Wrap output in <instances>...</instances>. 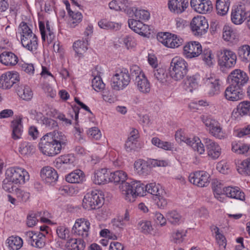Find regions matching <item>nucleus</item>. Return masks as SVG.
<instances>
[{
  "label": "nucleus",
  "instance_id": "dca6fc26",
  "mask_svg": "<svg viewBox=\"0 0 250 250\" xmlns=\"http://www.w3.org/2000/svg\"><path fill=\"white\" fill-rule=\"evenodd\" d=\"M249 10H247L244 4L234 6L231 13V20L235 24H240L246 19V16Z\"/></svg>",
  "mask_w": 250,
  "mask_h": 250
},
{
  "label": "nucleus",
  "instance_id": "de8ad7c7",
  "mask_svg": "<svg viewBox=\"0 0 250 250\" xmlns=\"http://www.w3.org/2000/svg\"><path fill=\"white\" fill-rule=\"evenodd\" d=\"M138 229L145 234L150 233L153 230L152 226L150 221L141 220L138 224Z\"/></svg>",
  "mask_w": 250,
  "mask_h": 250
},
{
  "label": "nucleus",
  "instance_id": "1a4fd4ad",
  "mask_svg": "<svg viewBox=\"0 0 250 250\" xmlns=\"http://www.w3.org/2000/svg\"><path fill=\"white\" fill-rule=\"evenodd\" d=\"M170 71L171 78H183L187 73V64L184 59L179 57L174 58L171 62Z\"/></svg>",
  "mask_w": 250,
  "mask_h": 250
},
{
  "label": "nucleus",
  "instance_id": "2eb2a0df",
  "mask_svg": "<svg viewBox=\"0 0 250 250\" xmlns=\"http://www.w3.org/2000/svg\"><path fill=\"white\" fill-rule=\"evenodd\" d=\"M202 52V46L198 42H187L183 48V54L187 58L191 59L198 57Z\"/></svg>",
  "mask_w": 250,
  "mask_h": 250
},
{
  "label": "nucleus",
  "instance_id": "a878e982",
  "mask_svg": "<svg viewBox=\"0 0 250 250\" xmlns=\"http://www.w3.org/2000/svg\"><path fill=\"white\" fill-rule=\"evenodd\" d=\"M110 176L111 178L110 182H114L117 183H121V185L120 186V189L122 193V187L125 184H127L129 185L132 184V182L130 183L125 182L127 178V173L123 170H117L114 172H110Z\"/></svg>",
  "mask_w": 250,
  "mask_h": 250
},
{
  "label": "nucleus",
  "instance_id": "c9c22d12",
  "mask_svg": "<svg viewBox=\"0 0 250 250\" xmlns=\"http://www.w3.org/2000/svg\"><path fill=\"white\" fill-rule=\"evenodd\" d=\"M132 14L137 20L147 21L150 18L149 12L145 9H139L136 7H132L129 14Z\"/></svg>",
  "mask_w": 250,
  "mask_h": 250
},
{
  "label": "nucleus",
  "instance_id": "f03ea898",
  "mask_svg": "<svg viewBox=\"0 0 250 250\" xmlns=\"http://www.w3.org/2000/svg\"><path fill=\"white\" fill-rule=\"evenodd\" d=\"M248 79H230L229 85L225 92V98L230 101H237L242 99L241 88L248 83Z\"/></svg>",
  "mask_w": 250,
  "mask_h": 250
},
{
  "label": "nucleus",
  "instance_id": "13d9d810",
  "mask_svg": "<svg viewBox=\"0 0 250 250\" xmlns=\"http://www.w3.org/2000/svg\"><path fill=\"white\" fill-rule=\"evenodd\" d=\"M15 193L18 200L21 202H26L30 197L29 192L17 188L15 189Z\"/></svg>",
  "mask_w": 250,
  "mask_h": 250
},
{
  "label": "nucleus",
  "instance_id": "b1692460",
  "mask_svg": "<svg viewBox=\"0 0 250 250\" xmlns=\"http://www.w3.org/2000/svg\"><path fill=\"white\" fill-rule=\"evenodd\" d=\"M27 236L29 237V241L31 244L38 248H42L45 245V233H34L33 231H28L26 233Z\"/></svg>",
  "mask_w": 250,
  "mask_h": 250
},
{
  "label": "nucleus",
  "instance_id": "7ed1b4c3",
  "mask_svg": "<svg viewBox=\"0 0 250 250\" xmlns=\"http://www.w3.org/2000/svg\"><path fill=\"white\" fill-rule=\"evenodd\" d=\"M200 119L212 136L220 140L227 138L226 131L217 120L207 115H201Z\"/></svg>",
  "mask_w": 250,
  "mask_h": 250
},
{
  "label": "nucleus",
  "instance_id": "0eeeda50",
  "mask_svg": "<svg viewBox=\"0 0 250 250\" xmlns=\"http://www.w3.org/2000/svg\"><path fill=\"white\" fill-rule=\"evenodd\" d=\"M5 176L16 184H24L29 180L30 177L28 172L25 169L18 167L7 168Z\"/></svg>",
  "mask_w": 250,
  "mask_h": 250
},
{
  "label": "nucleus",
  "instance_id": "69168bd1",
  "mask_svg": "<svg viewBox=\"0 0 250 250\" xmlns=\"http://www.w3.org/2000/svg\"><path fill=\"white\" fill-rule=\"evenodd\" d=\"M14 184H15L14 182L8 179V178L6 177L3 181L2 188L4 190L11 192L14 190V188H16L14 186Z\"/></svg>",
  "mask_w": 250,
  "mask_h": 250
},
{
  "label": "nucleus",
  "instance_id": "cd10ccee",
  "mask_svg": "<svg viewBox=\"0 0 250 250\" xmlns=\"http://www.w3.org/2000/svg\"><path fill=\"white\" fill-rule=\"evenodd\" d=\"M65 180L70 183H80L85 181V175L81 170L76 169L67 174Z\"/></svg>",
  "mask_w": 250,
  "mask_h": 250
},
{
  "label": "nucleus",
  "instance_id": "a211bd4d",
  "mask_svg": "<svg viewBox=\"0 0 250 250\" xmlns=\"http://www.w3.org/2000/svg\"><path fill=\"white\" fill-rule=\"evenodd\" d=\"M208 155L213 159H217L221 153V148L219 144L209 138H204Z\"/></svg>",
  "mask_w": 250,
  "mask_h": 250
},
{
  "label": "nucleus",
  "instance_id": "79ce46f5",
  "mask_svg": "<svg viewBox=\"0 0 250 250\" xmlns=\"http://www.w3.org/2000/svg\"><path fill=\"white\" fill-rule=\"evenodd\" d=\"M237 170L240 174L250 175V158L239 164L237 167Z\"/></svg>",
  "mask_w": 250,
  "mask_h": 250
},
{
  "label": "nucleus",
  "instance_id": "473e14b6",
  "mask_svg": "<svg viewBox=\"0 0 250 250\" xmlns=\"http://www.w3.org/2000/svg\"><path fill=\"white\" fill-rule=\"evenodd\" d=\"M65 246L69 250H83L85 244L81 238H70L67 241Z\"/></svg>",
  "mask_w": 250,
  "mask_h": 250
},
{
  "label": "nucleus",
  "instance_id": "a18cd8bd",
  "mask_svg": "<svg viewBox=\"0 0 250 250\" xmlns=\"http://www.w3.org/2000/svg\"><path fill=\"white\" fill-rule=\"evenodd\" d=\"M98 25L101 28L109 30L112 29L118 30L120 29L121 25L118 23L107 21L106 20H102L98 22Z\"/></svg>",
  "mask_w": 250,
  "mask_h": 250
},
{
  "label": "nucleus",
  "instance_id": "37998d69",
  "mask_svg": "<svg viewBox=\"0 0 250 250\" xmlns=\"http://www.w3.org/2000/svg\"><path fill=\"white\" fill-rule=\"evenodd\" d=\"M74 158L72 155L70 154L62 155L56 160L55 166L58 168H60L62 165L72 164Z\"/></svg>",
  "mask_w": 250,
  "mask_h": 250
},
{
  "label": "nucleus",
  "instance_id": "e2e57ef3",
  "mask_svg": "<svg viewBox=\"0 0 250 250\" xmlns=\"http://www.w3.org/2000/svg\"><path fill=\"white\" fill-rule=\"evenodd\" d=\"M228 78H248V77L245 71L240 69H236L229 74Z\"/></svg>",
  "mask_w": 250,
  "mask_h": 250
},
{
  "label": "nucleus",
  "instance_id": "4c0bfd02",
  "mask_svg": "<svg viewBox=\"0 0 250 250\" xmlns=\"http://www.w3.org/2000/svg\"><path fill=\"white\" fill-rule=\"evenodd\" d=\"M223 38L226 41L232 42L237 39V35L231 27L225 25L223 28Z\"/></svg>",
  "mask_w": 250,
  "mask_h": 250
},
{
  "label": "nucleus",
  "instance_id": "4468645a",
  "mask_svg": "<svg viewBox=\"0 0 250 250\" xmlns=\"http://www.w3.org/2000/svg\"><path fill=\"white\" fill-rule=\"evenodd\" d=\"M189 181L198 187H205L210 183V176L206 171H197L189 175Z\"/></svg>",
  "mask_w": 250,
  "mask_h": 250
},
{
  "label": "nucleus",
  "instance_id": "774afa93",
  "mask_svg": "<svg viewBox=\"0 0 250 250\" xmlns=\"http://www.w3.org/2000/svg\"><path fill=\"white\" fill-rule=\"evenodd\" d=\"M38 212L36 213H32L29 214L27 218V225L29 227L34 226L39 221Z\"/></svg>",
  "mask_w": 250,
  "mask_h": 250
},
{
  "label": "nucleus",
  "instance_id": "6ab92c4d",
  "mask_svg": "<svg viewBox=\"0 0 250 250\" xmlns=\"http://www.w3.org/2000/svg\"><path fill=\"white\" fill-rule=\"evenodd\" d=\"M190 5L195 11L202 14H205L212 9L209 0H191Z\"/></svg>",
  "mask_w": 250,
  "mask_h": 250
},
{
  "label": "nucleus",
  "instance_id": "bf43d9fd",
  "mask_svg": "<svg viewBox=\"0 0 250 250\" xmlns=\"http://www.w3.org/2000/svg\"><path fill=\"white\" fill-rule=\"evenodd\" d=\"M130 76L132 78H146L145 74L137 65L132 66L130 68Z\"/></svg>",
  "mask_w": 250,
  "mask_h": 250
},
{
  "label": "nucleus",
  "instance_id": "39448f33",
  "mask_svg": "<svg viewBox=\"0 0 250 250\" xmlns=\"http://www.w3.org/2000/svg\"><path fill=\"white\" fill-rule=\"evenodd\" d=\"M104 201V197L102 193L95 190L87 193L83 200V207L87 210L96 209L101 206Z\"/></svg>",
  "mask_w": 250,
  "mask_h": 250
},
{
  "label": "nucleus",
  "instance_id": "412c9836",
  "mask_svg": "<svg viewBox=\"0 0 250 250\" xmlns=\"http://www.w3.org/2000/svg\"><path fill=\"white\" fill-rule=\"evenodd\" d=\"M223 194L228 197L240 201L245 200L244 192L238 187L229 186L225 187L223 189Z\"/></svg>",
  "mask_w": 250,
  "mask_h": 250
},
{
  "label": "nucleus",
  "instance_id": "f3484780",
  "mask_svg": "<svg viewBox=\"0 0 250 250\" xmlns=\"http://www.w3.org/2000/svg\"><path fill=\"white\" fill-rule=\"evenodd\" d=\"M91 178L93 183L98 185L106 184L111 180L110 172L106 168L96 170Z\"/></svg>",
  "mask_w": 250,
  "mask_h": 250
},
{
  "label": "nucleus",
  "instance_id": "f8f14e48",
  "mask_svg": "<svg viewBox=\"0 0 250 250\" xmlns=\"http://www.w3.org/2000/svg\"><path fill=\"white\" fill-rule=\"evenodd\" d=\"M90 223L84 218L76 219L72 228V232L75 235L81 236L83 238H87L89 234Z\"/></svg>",
  "mask_w": 250,
  "mask_h": 250
},
{
  "label": "nucleus",
  "instance_id": "8fccbe9b",
  "mask_svg": "<svg viewBox=\"0 0 250 250\" xmlns=\"http://www.w3.org/2000/svg\"><path fill=\"white\" fill-rule=\"evenodd\" d=\"M19 31L21 34V39L26 38L29 36H31L34 34L33 33L31 29L28 26L27 24L24 21H22L20 24L19 26Z\"/></svg>",
  "mask_w": 250,
  "mask_h": 250
},
{
  "label": "nucleus",
  "instance_id": "864d4df0",
  "mask_svg": "<svg viewBox=\"0 0 250 250\" xmlns=\"http://www.w3.org/2000/svg\"><path fill=\"white\" fill-rule=\"evenodd\" d=\"M197 79H185L184 83V89L189 92H192L193 89L197 88L198 83Z\"/></svg>",
  "mask_w": 250,
  "mask_h": 250
},
{
  "label": "nucleus",
  "instance_id": "4d7b16f0",
  "mask_svg": "<svg viewBox=\"0 0 250 250\" xmlns=\"http://www.w3.org/2000/svg\"><path fill=\"white\" fill-rule=\"evenodd\" d=\"M89 138L95 140H99L102 137L100 130L96 127L90 128L87 132Z\"/></svg>",
  "mask_w": 250,
  "mask_h": 250
},
{
  "label": "nucleus",
  "instance_id": "680f3d73",
  "mask_svg": "<svg viewBox=\"0 0 250 250\" xmlns=\"http://www.w3.org/2000/svg\"><path fill=\"white\" fill-rule=\"evenodd\" d=\"M41 123L49 129H52L58 126L57 122L52 119L46 118L45 117H41Z\"/></svg>",
  "mask_w": 250,
  "mask_h": 250
},
{
  "label": "nucleus",
  "instance_id": "09e8293b",
  "mask_svg": "<svg viewBox=\"0 0 250 250\" xmlns=\"http://www.w3.org/2000/svg\"><path fill=\"white\" fill-rule=\"evenodd\" d=\"M76 53L80 56L83 55L87 49L86 43L83 41H77L73 45Z\"/></svg>",
  "mask_w": 250,
  "mask_h": 250
},
{
  "label": "nucleus",
  "instance_id": "603ef678",
  "mask_svg": "<svg viewBox=\"0 0 250 250\" xmlns=\"http://www.w3.org/2000/svg\"><path fill=\"white\" fill-rule=\"evenodd\" d=\"M165 192L163 194H159L156 196L153 197V199L157 207L161 209L165 208L167 205V200L165 197Z\"/></svg>",
  "mask_w": 250,
  "mask_h": 250
},
{
  "label": "nucleus",
  "instance_id": "bb28decb",
  "mask_svg": "<svg viewBox=\"0 0 250 250\" xmlns=\"http://www.w3.org/2000/svg\"><path fill=\"white\" fill-rule=\"evenodd\" d=\"M21 42L23 47L29 51H34L38 48V38L35 34L21 39Z\"/></svg>",
  "mask_w": 250,
  "mask_h": 250
},
{
  "label": "nucleus",
  "instance_id": "c85d7f7f",
  "mask_svg": "<svg viewBox=\"0 0 250 250\" xmlns=\"http://www.w3.org/2000/svg\"><path fill=\"white\" fill-rule=\"evenodd\" d=\"M210 96L217 95L220 92L221 83L219 79H207L206 82Z\"/></svg>",
  "mask_w": 250,
  "mask_h": 250
},
{
  "label": "nucleus",
  "instance_id": "ddd939ff",
  "mask_svg": "<svg viewBox=\"0 0 250 250\" xmlns=\"http://www.w3.org/2000/svg\"><path fill=\"white\" fill-rule=\"evenodd\" d=\"M158 40L165 45L170 48L178 47L183 42L182 39L176 35L170 33H161L157 35Z\"/></svg>",
  "mask_w": 250,
  "mask_h": 250
},
{
  "label": "nucleus",
  "instance_id": "052dcab7",
  "mask_svg": "<svg viewBox=\"0 0 250 250\" xmlns=\"http://www.w3.org/2000/svg\"><path fill=\"white\" fill-rule=\"evenodd\" d=\"M20 79H15V81L11 79H0V88L3 89L10 88L14 84L19 82Z\"/></svg>",
  "mask_w": 250,
  "mask_h": 250
},
{
  "label": "nucleus",
  "instance_id": "58836bf2",
  "mask_svg": "<svg viewBox=\"0 0 250 250\" xmlns=\"http://www.w3.org/2000/svg\"><path fill=\"white\" fill-rule=\"evenodd\" d=\"M9 248L13 250H18L22 246L23 242L19 236H11L7 239Z\"/></svg>",
  "mask_w": 250,
  "mask_h": 250
},
{
  "label": "nucleus",
  "instance_id": "e433bc0d",
  "mask_svg": "<svg viewBox=\"0 0 250 250\" xmlns=\"http://www.w3.org/2000/svg\"><path fill=\"white\" fill-rule=\"evenodd\" d=\"M109 7L116 11H125L128 6L127 0H113L109 3Z\"/></svg>",
  "mask_w": 250,
  "mask_h": 250
},
{
  "label": "nucleus",
  "instance_id": "423d86ee",
  "mask_svg": "<svg viewBox=\"0 0 250 250\" xmlns=\"http://www.w3.org/2000/svg\"><path fill=\"white\" fill-rule=\"evenodd\" d=\"M52 137L45 134L41 139L39 147L41 151L44 155L48 156H54L61 151L62 148L56 144L53 140Z\"/></svg>",
  "mask_w": 250,
  "mask_h": 250
},
{
  "label": "nucleus",
  "instance_id": "20e7f679",
  "mask_svg": "<svg viewBox=\"0 0 250 250\" xmlns=\"http://www.w3.org/2000/svg\"><path fill=\"white\" fill-rule=\"evenodd\" d=\"M175 137L178 142H184L191 146L194 151L199 154H203L205 151L204 144L200 138L196 136L188 137L182 129L178 130L175 133Z\"/></svg>",
  "mask_w": 250,
  "mask_h": 250
},
{
  "label": "nucleus",
  "instance_id": "2f4dec72",
  "mask_svg": "<svg viewBox=\"0 0 250 250\" xmlns=\"http://www.w3.org/2000/svg\"><path fill=\"white\" fill-rule=\"evenodd\" d=\"M39 28L41 32L42 39L43 41H44L46 39V33L48 34L47 36V40L48 42H51L54 37L53 33L51 31L49 21H47L46 22V26L43 22H39Z\"/></svg>",
  "mask_w": 250,
  "mask_h": 250
},
{
  "label": "nucleus",
  "instance_id": "6e6552de",
  "mask_svg": "<svg viewBox=\"0 0 250 250\" xmlns=\"http://www.w3.org/2000/svg\"><path fill=\"white\" fill-rule=\"evenodd\" d=\"M149 164L152 167H166L167 165V162L165 160H159L157 159H150L149 162L143 159H139L136 161L134 164L135 171L140 175H145L149 172Z\"/></svg>",
  "mask_w": 250,
  "mask_h": 250
},
{
  "label": "nucleus",
  "instance_id": "f704fd0d",
  "mask_svg": "<svg viewBox=\"0 0 250 250\" xmlns=\"http://www.w3.org/2000/svg\"><path fill=\"white\" fill-rule=\"evenodd\" d=\"M229 5V0H217L216 1V8L217 14L221 16L226 15L228 12Z\"/></svg>",
  "mask_w": 250,
  "mask_h": 250
},
{
  "label": "nucleus",
  "instance_id": "6e6d98bb",
  "mask_svg": "<svg viewBox=\"0 0 250 250\" xmlns=\"http://www.w3.org/2000/svg\"><path fill=\"white\" fill-rule=\"evenodd\" d=\"M240 113L243 115L250 114V102L243 101L241 102L237 106Z\"/></svg>",
  "mask_w": 250,
  "mask_h": 250
},
{
  "label": "nucleus",
  "instance_id": "7c9ffc66",
  "mask_svg": "<svg viewBox=\"0 0 250 250\" xmlns=\"http://www.w3.org/2000/svg\"><path fill=\"white\" fill-rule=\"evenodd\" d=\"M48 136L52 137V140L58 144V146L62 148L65 147L67 143V137L62 132L54 131L46 134Z\"/></svg>",
  "mask_w": 250,
  "mask_h": 250
},
{
  "label": "nucleus",
  "instance_id": "5701e85b",
  "mask_svg": "<svg viewBox=\"0 0 250 250\" xmlns=\"http://www.w3.org/2000/svg\"><path fill=\"white\" fill-rule=\"evenodd\" d=\"M22 119L21 116H17L11 123L12 137L14 140H18L21 138L23 131Z\"/></svg>",
  "mask_w": 250,
  "mask_h": 250
},
{
  "label": "nucleus",
  "instance_id": "0e129e2a",
  "mask_svg": "<svg viewBox=\"0 0 250 250\" xmlns=\"http://www.w3.org/2000/svg\"><path fill=\"white\" fill-rule=\"evenodd\" d=\"M102 96L104 101L110 104L114 103L117 101L116 96L112 92L108 91L104 92Z\"/></svg>",
  "mask_w": 250,
  "mask_h": 250
},
{
  "label": "nucleus",
  "instance_id": "c756f323",
  "mask_svg": "<svg viewBox=\"0 0 250 250\" xmlns=\"http://www.w3.org/2000/svg\"><path fill=\"white\" fill-rule=\"evenodd\" d=\"M18 60V57L11 52H4L0 55V62L5 65H15Z\"/></svg>",
  "mask_w": 250,
  "mask_h": 250
},
{
  "label": "nucleus",
  "instance_id": "338daca9",
  "mask_svg": "<svg viewBox=\"0 0 250 250\" xmlns=\"http://www.w3.org/2000/svg\"><path fill=\"white\" fill-rule=\"evenodd\" d=\"M185 236L186 232H185V231L183 230H178L173 233L172 237L173 239V241L175 243H179L183 241L184 237Z\"/></svg>",
  "mask_w": 250,
  "mask_h": 250
},
{
  "label": "nucleus",
  "instance_id": "9b49d317",
  "mask_svg": "<svg viewBox=\"0 0 250 250\" xmlns=\"http://www.w3.org/2000/svg\"><path fill=\"white\" fill-rule=\"evenodd\" d=\"M190 27L194 35L201 37L207 32L208 24L204 17L198 16L192 19Z\"/></svg>",
  "mask_w": 250,
  "mask_h": 250
},
{
  "label": "nucleus",
  "instance_id": "c03bdc74",
  "mask_svg": "<svg viewBox=\"0 0 250 250\" xmlns=\"http://www.w3.org/2000/svg\"><path fill=\"white\" fill-rule=\"evenodd\" d=\"M17 93L21 99L26 101L30 100L33 97L32 91L28 86H24L23 88L21 87L18 89Z\"/></svg>",
  "mask_w": 250,
  "mask_h": 250
},
{
  "label": "nucleus",
  "instance_id": "f257e3e1",
  "mask_svg": "<svg viewBox=\"0 0 250 250\" xmlns=\"http://www.w3.org/2000/svg\"><path fill=\"white\" fill-rule=\"evenodd\" d=\"M122 194L128 202H133L138 196H144L146 192L156 196L159 194L164 193V191L159 188L155 183H152L145 185L140 181H132L131 185L125 184L122 187Z\"/></svg>",
  "mask_w": 250,
  "mask_h": 250
},
{
  "label": "nucleus",
  "instance_id": "a19ab883",
  "mask_svg": "<svg viewBox=\"0 0 250 250\" xmlns=\"http://www.w3.org/2000/svg\"><path fill=\"white\" fill-rule=\"evenodd\" d=\"M238 53L242 62L250 61V45L245 44L241 46L238 49Z\"/></svg>",
  "mask_w": 250,
  "mask_h": 250
},
{
  "label": "nucleus",
  "instance_id": "3c124183",
  "mask_svg": "<svg viewBox=\"0 0 250 250\" xmlns=\"http://www.w3.org/2000/svg\"><path fill=\"white\" fill-rule=\"evenodd\" d=\"M138 90L143 93H148L150 90V84L148 79H139L137 82Z\"/></svg>",
  "mask_w": 250,
  "mask_h": 250
},
{
  "label": "nucleus",
  "instance_id": "9d476101",
  "mask_svg": "<svg viewBox=\"0 0 250 250\" xmlns=\"http://www.w3.org/2000/svg\"><path fill=\"white\" fill-rule=\"evenodd\" d=\"M218 64L221 68H230L236 63L237 56L232 51L224 49L218 54Z\"/></svg>",
  "mask_w": 250,
  "mask_h": 250
},
{
  "label": "nucleus",
  "instance_id": "393cba45",
  "mask_svg": "<svg viewBox=\"0 0 250 250\" xmlns=\"http://www.w3.org/2000/svg\"><path fill=\"white\" fill-rule=\"evenodd\" d=\"M128 24L129 28L135 32L143 36H146L148 30L147 25L144 24L139 20L129 19Z\"/></svg>",
  "mask_w": 250,
  "mask_h": 250
},
{
  "label": "nucleus",
  "instance_id": "49530a36",
  "mask_svg": "<svg viewBox=\"0 0 250 250\" xmlns=\"http://www.w3.org/2000/svg\"><path fill=\"white\" fill-rule=\"evenodd\" d=\"M129 82V79H112L111 85L114 89L120 90L127 86Z\"/></svg>",
  "mask_w": 250,
  "mask_h": 250
},
{
  "label": "nucleus",
  "instance_id": "ea45409f",
  "mask_svg": "<svg viewBox=\"0 0 250 250\" xmlns=\"http://www.w3.org/2000/svg\"><path fill=\"white\" fill-rule=\"evenodd\" d=\"M166 217L168 221L173 225H179L183 222L182 216L176 210L168 211Z\"/></svg>",
  "mask_w": 250,
  "mask_h": 250
},
{
  "label": "nucleus",
  "instance_id": "5fc2aeb1",
  "mask_svg": "<svg viewBox=\"0 0 250 250\" xmlns=\"http://www.w3.org/2000/svg\"><path fill=\"white\" fill-rule=\"evenodd\" d=\"M56 232L60 239L65 240L69 236V229L65 226H60L57 228Z\"/></svg>",
  "mask_w": 250,
  "mask_h": 250
},
{
  "label": "nucleus",
  "instance_id": "72a5a7b5",
  "mask_svg": "<svg viewBox=\"0 0 250 250\" xmlns=\"http://www.w3.org/2000/svg\"><path fill=\"white\" fill-rule=\"evenodd\" d=\"M35 146L33 144L28 142H23L19 146L20 153L24 156H29L35 152Z\"/></svg>",
  "mask_w": 250,
  "mask_h": 250
},
{
  "label": "nucleus",
  "instance_id": "aec40b11",
  "mask_svg": "<svg viewBox=\"0 0 250 250\" xmlns=\"http://www.w3.org/2000/svg\"><path fill=\"white\" fill-rule=\"evenodd\" d=\"M40 175L42 180L49 184L55 182L58 178L57 171L49 166L43 167L41 170Z\"/></svg>",
  "mask_w": 250,
  "mask_h": 250
},
{
  "label": "nucleus",
  "instance_id": "4be33fe9",
  "mask_svg": "<svg viewBox=\"0 0 250 250\" xmlns=\"http://www.w3.org/2000/svg\"><path fill=\"white\" fill-rule=\"evenodd\" d=\"M167 5L171 12L181 14L188 7V0H168Z\"/></svg>",
  "mask_w": 250,
  "mask_h": 250
}]
</instances>
